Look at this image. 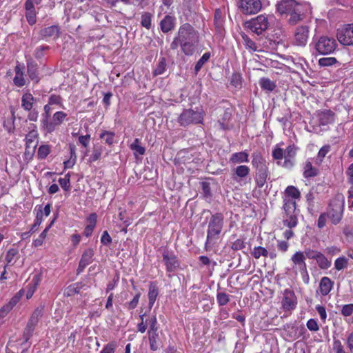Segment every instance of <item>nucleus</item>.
I'll use <instances>...</instances> for the list:
<instances>
[{
    "label": "nucleus",
    "mask_w": 353,
    "mask_h": 353,
    "mask_svg": "<svg viewBox=\"0 0 353 353\" xmlns=\"http://www.w3.org/2000/svg\"><path fill=\"white\" fill-rule=\"evenodd\" d=\"M277 12L285 16L288 23L294 26L303 20L307 12L310 10L308 3H301L295 0H281L276 5Z\"/></svg>",
    "instance_id": "1"
},
{
    "label": "nucleus",
    "mask_w": 353,
    "mask_h": 353,
    "mask_svg": "<svg viewBox=\"0 0 353 353\" xmlns=\"http://www.w3.org/2000/svg\"><path fill=\"white\" fill-rule=\"evenodd\" d=\"M177 36L182 51L186 55H192L199 41L198 32L190 23H186L179 28Z\"/></svg>",
    "instance_id": "2"
},
{
    "label": "nucleus",
    "mask_w": 353,
    "mask_h": 353,
    "mask_svg": "<svg viewBox=\"0 0 353 353\" xmlns=\"http://www.w3.org/2000/svg\"><path fill=\"white\" fill-rule=\"evenodd\" d=\"M252 165L255 169L254 180L258 188H261L267 182L270 175L266 160L259 151L254 152L252 154Z\"/></svg>",
    "instance_id": "3"
},
{
    "label": "nucleus",
    "mask_w": 353,
    "mask_h": 353,
    "mask_svg": "<svg viewBox=\"0 0 353 353\" xmlns=\"http://www.w3.org/2000/svg\"><path fill=\"white\" fill-rule=\"evenodd\" d=\"M223 221L224 216L222 213L217 212L211 216L207 231L206 245L214 243L219 239L223 228Z\"/></svg>",
    "instance_id": "4"
},
{
    "label": "nucleus",
    "mask_w": 353,
    "mask_h": 353,
    "mask_svg": "<svg viewBox=\"0 0 353 353\" xmlns=\"http://www.w3.org/2000/svg\"><path fill=\"white\" fill-rule=\"evenodd\" d=\"M345 198L343 194H337L330 201L326 214L334 225L339 224L343 215Z\"/></svg>",
    "instance_id": "5"
},
{
    "label": "nucleus",
    "mask_w": 353,
    "mask_h": 353,
    "mask_svg": "<svg viewBox=\"0 0 353 353\" xmlns=\"http://www.w3.org/2000/svg\"><path fill=\"white\" fill-rule=\"evenodd\" d=\"M283 208L285 212L283 220L284 225L290 229L296 227L298 223L296 201L290 199L284 198Z\"/></svg>",
    "instance_id": "6"
},
{
    "label": "nucleus",
    "mask_w": 353,
    "mask_h": 353,
    "mask_svg": "<svg viewBox=\"0 0 353 353\" xmlns=\"http://www.w3.org/2000/svg\"><path fill=\"white\" fill-rule=\"evenodd\" d=\"M203 120V111L185 109L178 117L181 126H188L191 124L202 123Z\"/></svg>",
    "instance_id": "7"
},
{
    "label": "nucleus",
    "mask_w": 353,
    "mask_h": 353,
    "mask_svg": "<svg viewBox=\"0 0 353 353\" xmlns=\"http://www.w3.org/2000/svg\"><path fill=\"white\" fill-rule=\"evenodd\" d=\"M337 46L336 40L332 37H321L315 43V50L321 54L332 53Z\"/></svg>",
    "instance_id": "8"
},
{
    "label": "nucleus",
    "mask_w": 353,
    "mask_h": 353,
    "mask_svg": "<svg viewBox=\"0 0 353 353\" xmlns=\"http://www.w3.org/2000/svg\"><path fill=\"white\" fill-rule=\"evenodd\" d=\"M245 26L250 30L256 33L257 35L262 34L269 27V22L268 18L263 14H260L256 18L252 19L245 23Z\"/></svg>",
    "instance_id": "9"
},
{
    "label": "nucleus",
    "mask_w": 353,
    "mask_h": 353,
    "mask_svg": "<svg viewBox=\"0 0 353 353\" xmlns=\"http://www.w3.org/2000/svg\"><path fill=\"white\" fill-rule=\"evenodd\" d=\"M296 305L297 299L294 292L290 289H285L281 301L283 310L284 311H292L296 308Z\"/></svg>",
    "instance_id": "10"
},
{
    "label": "nucleus",
    "mask_w": 353,
    "mask_h": 353,
    "mask_svg": "<svg viewBox=\"0 0 353 353\" xmlns=\"http://www.w3.org/2000/svg\"><path fill=\"white\" fill-rule=\"evenodd\" d=\"M162 256L167 272H174L179 268L180 263L173 252L164 250Z\"/></svg>",
    "instance_id": "11"
},
{
    "label": "nucleus",
    "mask_w": 353,
    "mask_h": 353,
    "mask_svg": "<svg viewBox=\"0 0 353 353\" xmlns=\"http://www.w3.org/2000/svg\"><path fill=\"white\" fill-rule=\"evenodd\" d=\"M338 41L345 46H353V24H347L337 32Z\"/></svg>",
    "instance_id": "12"
},
{
    "label": "nucleus",
    "mask_w": 353,
    "mask_h": 353,
    "mask_svg": "<svg viewBox=\"0 0 353 353\" xmlns=\"http://www.w3.org/2000/svg\"><path fill=\"white\" fill-rule=\"evenodd\" d=\"M239 7L245 14H252L258 12L262 8L260 0H241Z\"/></svg>",
    "instance_id": "13"
},
{
    "label": "nucleus",
    "mask_w": 353,
    "mask_h": 353,
    "mask_svg": "<svg viewBox=\"0 0 353 353\" xmlns=\"http://www.w3.org/2000/svg\"><path fill=\"white\" fill-rule=\"evenodd\" d=\"M67 117V114L63 112L59 111L54 114L52 121H48L47 119H42V125L43 128L49 133L55 130V127L60 125Z\"/></svg>",
    "instance_id": "14"
},
{
    "label": "nucleus",
    "mask_w": 353,
    "mask_h": 353,
    "mask_svg": "<svg viewBox=\"0 0 353 353\" xmlns=\"http://www.w3.org/2000/svg\"><path fill=\"white\" fill-rule=\"evenodd\" d=\"M309 26H298L294 32V43L299 46H305L309 38Z\"/></svg>",
    "instance_id": "15"
},
{
    "label": "nucleus",
    "mask_w": 353,
    "mask_h": 353,
    "mask_svg": "<svg viewBox=\"0 0 353 353\" xmlns=\"http://www.w3.org/2000/svg\"><path fill=\"white\" fill-rule=\"evenodd\" d=\"M60 28L58 26H51L42 28L39 32V36L42 39L52 38L57 39L60 36Z\"/></svg>",
    "instance_id": "16"
},
{
    "label": "nucleus",
    "mask_w": 353,
    "mask_h": 353,
    "mask_svg": "<svg viewBox=\"0 0 353 353\" xmlns=\"http://www.w3.org/2000/svg\"><path fill=\"white\" fill-rule=\"evenodd\" d=\"M305 256L303 252H296L292 256L291 261L296 265L302 274H307V265L305 262Z\"/></svg>",
    "instance_id": "17"
},
{
    "label": "nucleus",
    "mask_w": 353,
    "mask_h": 353,
    "mask_svg": "<svg viewBox=\"0 0 353 353\" xmlns=\"http://www.w3.org/2000/svg\"><path fill=\"white\" fill-rule=\"evenodd\" d=\"M319 125H326L334 121V113L330 110H324L318 112L317 114Z\"/></svg>",
    "instance_id": "18"
},
{
    "label": "nucleus",
    "mask_w": 353,
    "mask_h": 353,
    "mask_svg": "<svg viewBox=\"0 0 353 353\" xmlns=\"http://www.w3.org/2000/svg\"><path fill=\"white\" fill-rule=\"evenodd\" d=\"M334 283L327 276H324L321 279L319 284L320 293L323 296L327 295L333 287Z\"/></svg>",
    "instance_id": "19"
},
{
    "label": "nucleus",
    "mask_w": 353,
    "mask_h": 353,
    "mask_svg": "<svg viewBox=\"0 0 353 353\" xmlns=\"http://www.w3.org/2000/svg\"><path fill=\"white\" fill-rule=\"evenodd\" d=\"M250 168L247 165H239L234 170L233 179L239 181L245 178L250 173Z\"/></svg>",
    "instance_id": "20"
},
{
    "label": "nucleus",
    "mask_w": 353,
    "mask_h": 353,
    "mask_svg": "<svg viewBox=\"0 0 353 353\" xmlns=\"http://www.w3.org/2000/svg\"><path fill=\"white\" fill-rule=\"evenodd\" d=\"M159 294V290L157 286V284L154 282H150L149 285V290H148V306L149 308L151 309L154 303H155V301L157 299V297Z\"/></svg>",
    "instance_id": "21"
},
{
    "label": "nucleus",
    "mask_w": 353,
    "mask_h": 353,
    "mask_svg": "<svg viewBox=\"0 0 353 353\" xmlns=\"http://www.w3.org/2000/svg\"><path fill=\"white\" fill-rule=\"evenodd\" d=\"M28 74L32 81L36 83L39 81L38 65L34 61L28 62L27 64Z\"/></svg>",
    "instance_id": "22"
},
{
    "label": "nucleus",
    "mask_w": 353,
    "mask_h": 353,
    "mask_svg": "<svg viewBox=\"0 0 353 353\" xmlns=\"http://www.w3.org/2000/svg\"><path fill=\"white\" fill-rule=\"evenodd\" d=\"M161 30L163 32L167 33L172 30L174 26V19L170 16L166 15L160 23Z\"/></svg>",
    "instance_id": "23"
},
{
    "label": "nucleus",
    "mask_w": 353,
    "mask_h": 353,
    "mask_svg": "<svg viewBox=\"0 0 353 353\" xmlns=\"http://www.w3.org/2000/svg\"><path fill=\"white\" fill-rule=\"evenodd\" d=\"M303 169V176L306 179L316 176L319 174V169L312 166L310 161L305 163Z\"/></svg>",
    "instance_id": "24"
},
{
    "label": "nucleus",
    "mask_w": 353,
    "mask_h": 353,
    "mask_svg": "<svg viewBox=\"0 0 353 353\" xmlns=\"http://www.w3.org/2000/svg\"><path fill=\"white\" fill-rule=\"evenodd\" d=\"M44 310L45 306L43 305H40L39 306H38L31 314L28 322L34 325H37L39 319L43 315Z\"/></svg>",
    "instance_id": "25"
},
{
    "label": "nucleus",
    "mask_w": 353,
    "mask_h": 353,
    "mask_svg": "<svg viewBox=\"0 0 353 353\" xmlns=\"http://www.w3.org/2000/svg\"><path fill=\"white\" fill-rule=\"evenodd\" d=\"M249 154L245 151L233 153L230 159L232 163H241L248 162Z\"/></svg>",
    "instance_id": "26"
},
{
    "label": "nucleus",
    "mask_w": 353,
    "mask_h": 353,
    "mask_svg": "<svg viewBox=\"0 0 353 353\" xmlns=\"http://www.w3.org/2000/svg\"><path fill=\"white\" fill-rule=\"evenodd\" d=\"M84 285L81 282H77L69 285L65 290V294L67 296H71L76 294H79Z\"/></svg>",
    "instance_id": "27"
},
{
    "label": "nucleus",
    "mask_w": 353,
    "mask_h": 353,
    "mask_svg": "<svg viewBox=\"0 0 353 353\" xmlns=\"http://www.w3.org/2000/svg\"><path fill=\"white\" fill-rule=\"evenodd\" d=\"M15 77L13 79L14 83L18 87H22L25 85V79L23 78V73L19 65H16L15 69Z\"/></svg>",
    "instance_id": "28"
},
{
    "label": "nucleus",
    "mask_w": 353,
    "mask_h": 353,
    "mask_svg": "<svg viewBox=\"0 0 353 353\" xmlns=\"http://www.w3.org/2000/svg\"><path fill=\"white\" fill-rule=\"evenodd\" d=\"M259 85L263 90L268 92L273 91L276 87L274 81L265 77H263L259 80Z\"/></svg>",
    "instance_id": "29"
},
{
    "label": "nucleus",
    "mask_w": 353,
    "mask_h": 353,
    "mask_svg": "<svg viewBox=\"0 0 353 353\" xmlns=\"http://www.w3.org/2000/svg\"><path fill=\"white\" fill-rule=\"evenodd\" d=\"M34 98L30 93H26L21 99V105L26 110H30L32 108Z\"/></svg>",
    "instance_id": "30"
},
{
    "label": "nucleus",
    "mask_w": 353,
    "mask_h": 353,
    "mask_svg": "<svg viewBox=\"0 0 353 353\" xmlns=\"http://www.w3.org/2000/svg\"><path fill=\"white\" fill-rule=\"evenodd\" d=\"M285 194L287 199L291 197L292 200L299 199L301 196L300 191L294 186H288L285 190Z\"/></svg>",
    "instance_id": "31"
},
{
    "label": "nucleus",
    "mask_w": 353,
    "mask_h": 353,
    "mask_svg": "<svg viewBox=\"0 0 353 353\" xmlns=\"http://www.w3.org/2000/svg\"><path fill=\"white\" fill-rule=\"evenodd\" d=\"M130 149L134 152L135 156L137 154L143 155L145 152V148L140 145V140L137 138L131 143Z\"/></svg>",
    "instance_id": "32"
},
{
    "label": "nucleus",
    "mask_w": 353,
    "mask_h": 353,
    "mask_svg": "<svg viewBox=\"0 0 353 353\" xmlns=\"http://www.w3.org/2000/svg\"><path fill=\"white\" fill-rule=\"evenodd\" d=\"M152 14L148 12H144L141 14V24L143 27L150 30L152 26Z\"/></svg>",
    "instance_id": "33"
},
{
    "label": "nucleus",
    "mask_w": 353,
    "mask_h": 353,
    "mask_svg": "<svg viewBox=\"0 0 353 353\" xmlns=\"http://www.w3.org/2000/svg\"><path fill=\"white\" fill-rule=\"evenodd\" d=\"M241 37L244 44L248 49H250L252 51H259V50H258V46L256 43L252 41V39H251L248 35L243 33L241 34Z\"/></svg>",
    "instance_id": "34"
},
{
    "label": "nucleus",
    "mask_w": 353,
    "mask_h": 353,
    "mask_svg": "<svg viewBox=\"0 0 353 353\" xmlns=\"http://www.w3.org/2000/svg\"><path fill=\"white\" fill-rule=\"evenodd\" d=\"M210 57V53L205 52L199 59V60L196 62L195 67H194V72L196 74L200 71V70L202 68L203 65L209 60Z\"/></svg>",
    "instance_id": "35"
},
{
    "label": "nucleus",
    "mask_w": 353,
    "mask_h": 353,
    "mask_svg": "<svg viewBox=\"0 0 353 353\" xmlns=\"http://www.w3.org/2000/svg\"><path fill=\"white\" fill-rule=\"evenodd\" d=\"M42 219H43V211L41 209V206H40L39 210L37 212V216H36L34 223L30 228V232L34 233L38 230L39 226L40 225V224L42 222Z\"/></svg>",
    "instance_id": "36"
},
{
    "label": "nucleus",
    "mask_w": 353,
    "mask_h": 353,
    "mask_svg": "<svg viewBox=\"0 0 353 353\" xmlns=\"http://www.w3.org/2000/svg\"><path fill=\"white\" fill-rule=\"evenodd\" d=\"M166 68V61L164 57H161L156 67V68L153 71L154 76H158L162 74L165 70Z\"/></svg>",
    "instance_id": "37"
},
{
    "label": "nucleus",
    "mask_w": 353,
    "mask_h": 353,
    "mask_svg": "<svg viewBox=\"0 0 353 353\" xmlns=\"http://www.w3.org/2000/svg\"><path fill=\"white\" fill-rule=\"evenodd\" d=\"M94 256V250L92 248L86 249L81 258L80 261L89 265L92 262V258Z\"/></svg>",
    "instance_id": "38"
},
{
    "label": "nucleus",
    "mask_w": 353,
    "mask_h": 353,
    "mask_svg": "<svg viewBox=\"0 0 353 353\" xmlns=\"http://www.w3.org/2000/svg\"><path fill=\"white\" fill-rule=\"evenodd\" d=\"M316 261L319 266L321 269H327L330 266V265H331L330 262L321 252L319 254V256H318L317 259H316Z\"/></svg>",
    "instance_id": "39"
},
{
    "label": "nucleus",
    "mask_w": 353,
    "mask_h": 353,
    "mask_svg": "<svg viewBox=\"0 0 353 353\" xmlns=\"http://www.w3.org/2000/svg\"><path fill=\"white\" fill-rule=\"evenodd\" d=\"M114 136L115 134L113 132L103 131L100 134V138L103 139L107 144L111 145L114 142Z\"/></svg>",
    "instance_id": "40"
},
{
    "label": "nucleus",
    "mask_w": 353,
    "mask_h": 353,
    "mask_svg": "<svg viewBox=\"0 0 353 353\" xmlns=\"http://www.w3.org/2000/svg\"><path fill=\"white\" fill-rule=\"evenodd\" d=\"M252 255L255 259H259L261 256L266 257L268 256V252L265 248L258 246L254 248Z\"/></svg>",
    "instance_id": "41"
},
{
    "label": "nucleus",
    "mask_w": 353,
    "mask_h": 353,
    "mask_svg": "<svg viewBox=\"0 0 353 353\" xmlns=\"http://www.w3.org/2000/svg\"><path fill=\"white\" fill-rule=\"evenodd\" d=\"M330 150V146L329 145H325L319 150L316 162V164L320 165L322 163L323 158L329 152Z\"/></svg>",
    "instance_id": "42"
},
{
    "label": "nucleus",
    "mask_w": 353,
    "mask_h": 353,
    "mask_svg": "<svg viewBox=\"0 0 353 353\" xmlns=\"http://www.w3.org/2000/svg\"><path fill=\"white\" fill-rule=\"evenodd\" d=\"M53 223V221L51 222V223L49 225L48 227H47L39 235V238H37V239H35L33 243H32V245L34 247H39V246H41L43 243V241L46 236V234L49 230V228H50V226L52 225V224Z\"/></svg>",
    "instance_id": "43"
},
{
    "label": "nucleus",
    "mask_w": 353,
    "mask_h": 353,
    "mask_svg": "<svg viewBox=\"0 0 353 353\" xmlns=\"http://www.w3.org/2000/svg\"><path fill=\"white\" fill-rule=\"evenodd\" d=\"M59 183L61 187L65 191H68L70 188V174H66L63 178L59 179Z\"/></svg>",
    "instance_id": "44"
},
{
    "label": "nucleus",
    "mask_w": 353,
    "mask_h": 353,
    "mask_svg": "<svg viewBox=\"0 0 353 353\" xmlns=\"http://www.w3.org/2000/svg\"><path fill=\"white\" fill-rule=\"evenodd\" d=\"M102 146L94 145L93 148L92 153L90 157V161H96L100 159L102 154Z\"/></svg>",
    "instance_id": "45"
},
{
    "label": "nucleus",
    "mask_w": 353,
    "mask_h": 353,
    "mask_svg": "<svg viewBox=\"0 0 353 353\" xmlns=\"http://www.w3.org/2000/svg\"><path fill=\"white\" fill-rule=\"evenodd\" d=\"M149 343L150 349L153 351H156L159 348L157 344V340L159 339L158 333H153L152 334H148Z\"/></svg>",
    "instance_id": "46"
},
{
    "label": "nucleus",
    "mask_w": 353,
    "mask_h": 353,
    "mask_svg": "<svg viewBox=\"0 0 353 353\" xmlns=\"http://www.w3.org/2000/svg\"><path fill=\"white\" fill-rule=\"evenodd\" d=\"M216 299L220 306L225 305L230 301V296L225 292H218Z\"/></svg>",
    "instance_id": "47"
},
{
    "label": "nucleus",
    "mask_w": 353,
    "mask_h": 353,
    "mask_svg": "<svg viewBox=\"0 0 353 353\" xmlns=\"http://www.w3.org/2000/svg\"><path fill=\"white\" fill-rule=\"evenodd\" d=\"M50 152V147L48 145H41L37 152L39 159H44L47 157Z\"/></svg>",
    "instance_id": "48"
},
{
    "label": "nucleus",
    "mask_w": 353,
    "mask_h": 353,
    "mask_svg": "<svg viewBox=\"0 0 353 353\" xmlns=\"http://www.w3.org/2000/svg\"><path fill=\"white\" fill-rule=\"evenodd\" d=\"M347 265V259L345 256L339 257L336 259L334 262L335 268L337 270H341L346 268Z\"/></svg>",
    "instance_id": "49"
},
{
    "label": "nucleus",
    "mask_w": 353,
    "mask_h": 353,
    "mask_svg": "<svg viewBox=\"0 0 353 353\" xmlns=\"http://www.w3.org/2000/svg\"><path fill=\"white\" fill-rule=\"evenodd\" d=\"M337 62L334 57H325L319 60V65L322 67L331 66Z\"/></svg>",
    "instance_id": "50"
},
{
    "label": "nucleus",
    "mask_w": 353,
    "mask_h": 353,
    "mask_svg": "<svg viewBox=\"0 0 353 353\" xmlns=\"http://www.w3.org/2000/svg\"><path fill=\"white\" fill-rule=\"evenodd\" d=\"M296 153V148L294 145H288L284 151V158L294 159Z\"/></svg>",
    "instance_id": "51"
},
{
    "label": "nucleus",
    "mask_w": 353,
    "mask_h": 353,
    "mask_svg": "<svg viewBox=\"0 0 353 353\" xmlns=\"http://www.w3.org/2000/svg\"><path fill=\"white\" fill-rule=\"evenodd\" d=\"M38 133L37 130H32L26 137V148L30 147V144L37 138Z\"/></svg>",
    "instance_id": "52"
},
{
    "label": "nucleus",
    "mask_w": 353,
    "mask_h": 353,
    "mask_svg": "<svg viewBox=\"0 0 353 353\" xmlns=\"http://www.w3.org/2000/svg\"><path fill=\"white\" fill-rule=\"evenodd\" d=\"M230 83L235 88H240L241 86V77L239 74H233L231 77Z\"/></svg>",
    "instance_id": "53"
},
{
    "label": "nucleus",
    "mask_w": 353,
    "mask_h": 353,
    "mask_svg": "<svg viewBox=\"0 0 353 353\" xmlns=\"http://www.w3.org/2000/svg\"><path fill=\"white\" fill-rule=\"evenodd\" d=\"M19 252L15 248H10L6 256V261L8 264H10L12 262L14 258L18 254Z\"/></svg>",
    "instance_id": "54"
},
{
    "label": "nucleus",
    "mask_w": 353,
    "mask_h": 353,
    "mask_svg": "<svg viewBox=\"0 0 353 353\" xmlns=\"http://www.w3.org/2000/svg\"><path fill=\"white\" fill-rule=\"evenodd\" d=\"M49 49H50V47L48 46H39V47L37 48L34 51L35 58L37 59H41L44 55L43 52L45 50H48Z\"/></svg>",
    "instance_id": "55"
},
{
    "label": "nucleus",
    "mask_w": 353,
    "mask_h": 353,
    "mask_svg": "<svg viewBox=\"0 0 353 353\" xmlns=\"http://www.w3.org/2000/svg\"><path fill=\"white\" fill-rule=\"evenodd\" d=\"M353 313V304L344 305L341 310V314L344 316H350Z\"/></svg>",
    "instance_id": "56"
},
{
    "label": "nucleus",
    "mask_w": 353,
    "mask_h": 353,
    "mask_svg": "<svg viewBox=\"0 0 353 353\" xmlns=\"http://www.w3.org/2000/svg\"><path fill=\"white\" fill-rule=\"evenodd\" d=\"M26 17L28 23L31 26L34 25L37 21L35 11H26Z\"/></svg>",
    "instance_id": "57"
},
{
    "label": "nucleus",
    "mask_w": 353,
    "mask_h": 353,
    "mask_svg": "<svg viewBox=\"0 0 353 353\" xmlns=\"http://www.w3.org/2000/svg\"><path fill=\"white\" fill-rule=\"evenodd\" d=\"M203 194L205 197L211 196L210 184L209 182L203 181L201 183Z\"/></svg>",
    "instance_id": "58"
},
{
    "label": "nucleus",
    "mask_w": 353,
    "mask_h": 353,
    "mask_svg": "<svg viewBox=\"0 0 353 353\" xmlns=\"http://www.w3.org/2000/svg\"><path fill=\"white\" fill-rule=\"evenodd\" d=\"M272 157L276 160H281L284 157L283 149L276 147L272 151Z\"/></svg>",
    "instance_id": "59"
},
{
    "label": "nucleus",
    "mask_w": 353,
    "mask_h": 353,
    "mask_svg": "<svg viewBox=\"0 0 353 353\" xmlns=\"http://www.w3.org/2000/svg\"><path fill=\"white\" fill-rule=\"evenodd\" d=\"M333 350L336 353H346L343 349L341 342L338 339L334 340Z\"/></svg>",
    "instance_id": "60"
},
{
    "label": "nucleus",
    "mask_w": 353,
    "mask_h": 353,
    "mask_svg": "<svg viewBox=\"0 0 353 353\" xmlns=\"http://www.w3.org/2000/svg\"><path fill=\"white\" fill-rule=\"evenodd\" d=\"M245 243L242 239L236 240L232 245V249L237 251L245 248Z\"/></svg>",
    "instance_id": "61"
},
{
    "label": "nucleus",
    "mask_w": 353,
    "mask_h": 353,
    "mask_svg": "<svg viewBox=\"0 0 353 353\" xmlns=\"http://www.w3.org/2000/svg\"><path fill=\"white\" fill-rule=\"evenodd\" d=\"M327 217L328 216L326 212L320 214L317 221V226L319 228L321 229L325 227Z\"/></svg>",
    "instance_id": "62"
},
{
    "label": "nucleus",
    "mask_w": 353,
    "mask_h": 353,
    "mask_svg": "<svg viewBox=\"0 0 353 353\" xmlns=\"http://www.w3.org/2000/svg\"><path fill=\"white\" fill-rule=\"evenodd\" d=\"M116 346L117 345L115 343H109L103 348L100 353H114Z\"/></svg>",
    "instance_id": "63"
},
{
    "label": "nucleus",
    "mask_w": 353,
    "mask_h": 353,
    "mask_svg": "<svg viewBox=\"0 0 353 353\" xmlns=\"http://www.w3.org/2000/svg\"><path fill=\"white\" fill-rule=\"evenodd\" d=\"M101 242L102 244H103L105 245H108L109 244H110L112 243V238L110 236L108 231L105 230L103 232V234L101 238Z\"/></svg>",
    "instance_id": "64"
}]
</instances>
